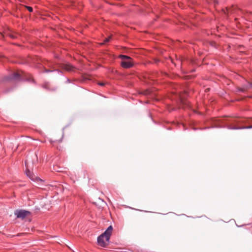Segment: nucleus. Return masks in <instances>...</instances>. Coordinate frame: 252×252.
I'll return each instance as SVG.
<instances>
[{"mask_svg": "<svg viewBox=\"0 0 252 252\" xmlns=\"http://www.w3.org/2000/svg\"><path fill=\"white\" fill-rule=\"evenodd\" d=\"M250 88H252V83H248L247 85L244 88H240V89H238L237 88V92L238 91H240V92H244L247 89Z\"/></svg>", "mask_w": 252, "mask_h": 252, "instance_id": "423d86ee", "label": "nucleus"}, {"mask_svg": "<svg viewBox=\"0 0 252 252\" xmlns=\"http://www.w3.org/2000/svg\"><path fill=\"white\" fill-rule=\"evenodd\" d=\"M50 71H52V70H50L49 69H45V72H50Z\"/></svg>", "mask_w": 252, "mask_h": 252, "instance_id": "9b49d317", "label": "nucleus"}, {"mask_svg": "<svg viewBox=\"0 0 252 252\" xmlns=\"http://www.w3.org/2000/svg\"><path fill=\"white\" fill-rule=\"evenodd\" d=\"M21 74L20 72H16L14 73V77L16 79L18 78L20 76Z\"/></svg>", "mask_w": 252, "mask_h": 252, "instance_id": "6e6552de", "label": "nucleus"}, {"mask_svg": "<svg viewBox=\"0 0 252 252\" xmlns=\"http://www.w3.org/2000/svg\"><path fill=\"white\" fill-rule=\"evenodd\" d=\"M251 128H252V119L243 120L240 118L239 120H237V129Z\"/></svg>", "mask_w": 252, "mask_h": 252, "instance_id": "f03ea898", "label": "nucleus"}, {"mask_svg": "<svg viewBox=\"0 0 252 252\" xmlns=\"http://www.w3.org/2000/svg\"><path fill=\"white\" fill-rule=\"evenodd\" d=\"M122 61L121 62V65L125 68H128L132 67L133 65L132 59L126 55H120L119 56Z\"/></svg>", "mask_w": 252, "mask_h": 252, "instance_id": "7ed1b4c3", "label": "nucleus"}, {"mask_svg": "<svg viewBox=\"0 0 252 252\" xmlns=\"http://www.w3.org/2000/svg\"><path fill=\"white\" fill-rule=\"evenodd\" d=\"M14 214L18 218L22 219H24L25 217L31 214L30 212L24 210H16L15 211Z\"/></svg>", "mask_w": 252, "mask_h": 252, "instance_id": "20e7f679", "label": "nucleus"}, {"mask_svg": "<svg viewBox=\"0 0 252 252\" xmlns=\"http://www.w3.org/2000/svg\"><path fill=\"white\" fill-rule=\"evenodd\" d=\"M26 174L32 180H34L35 179L38 180L39 179L35 177L33 174L30 172L29 170H27L26 171Z\"/></svg>", "mask_w": 252, "mask_h": 252, "instance_id": "0eeeda50", "label": "nucleus"}, {"mask_svg": "<svg viewBox=\"0 0 252 252\" xmlns=\"http://www.w3.org/2000/svg\"><path fill=\"white\" fill-rule=\"evenodd\" d=\"M26 7L27 8V9L30 11V12H32V8L31 6H26Z\"/></svg>", "mask_w": 252, "mask_h": 252, "instance_id": "9d476101", "label": "nucleus"}, {"mask_svg": "<svg viewBox=\"0 0 252 252\" xmlns=\"http://www.w3.org/2000/svg\"><path fill=\"white\" fill-rule=\"evenodd\" d=\"M112 231L113 227L110 225L103 233L98 237L97 242L100 246L105 247L108 245Z\"/></svg>", "mask_w": 252, "mask_h": 252, "instance_id": "f257e3e1", "label": "nucleus"}, {"mask_svg": "<svg viewBox=\"0 0 252 252\" xmlns=\"http://www.w3.org/2000/svg\"><path fill=\"white\" fill-rule=\"evenodd\" d=\"M62 67L67 71H72L74 69V67L70 64H63L62 65Z\"/></svg>", "mask_w": 252, "mask_h": 252, "instance_id": "39448f33", "label": "nucleus"}, {"mask_svg": "<svg viewBox=\"0 0 252 252\" xmlns=\"http://www.w3.org/2000/svg\"><path fill=\"white\" fill-rule=\"evenodd\" d=\"M99 85H101V86H103V85H104V83H99Z\"/></svg>", "mask_w": 252, "mask_h": 252, "instance_id": "f8f14e48", "label": "nucleus"}, {"mask_svg": "<svg viewBox=\"0 0 252 252\" xmlns=\"http://www.w3.org/2000/svg\"><path fill=\"white\" fill-rule=\"evenodd\" d=\"M110 38H111V36H109L108 37L106 38L105 39V40H104L103 42L101 43V44H104L105 43L108 42V41H110Z\"/></svg>", "mask_w": 252, "mask_h": 252, "instance_id": "1a4fd4ad", "label": "nucleus"}]
</instances>
